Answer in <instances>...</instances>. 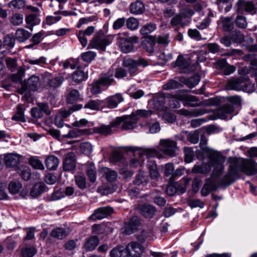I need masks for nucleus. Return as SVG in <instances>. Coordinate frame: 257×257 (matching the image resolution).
Here are the masks:
<instances>
[{"label": "nucleus", "mask_w": 257, "mask_h": 257, "mask_svg": "<svg viewBox=\"0 0 257 257\" xmlns=\"http://www.w3.org/2000/svg\"><path fill=\"white\" fill-rule=\"evenodd\" d=\"M240 172L247 175L257 173V164L252 160L231 158L228 172L221 180V184L229 186L239 178Z\"/></svg>", "instance_id": "1"}, {"label": "nucleus", "mask_w": 257, "mask_h": 257, "mask_svg": "<svg viewBox=\"0 0 257 257\" xmlns=\"http://www.w3.org/2000/svg\"><path fill=\"white\" fill-rule=\"evenodd\" d=\"M225 162V158L218 153H212L210 156V163L215 168L210 178L207 179L205 183L211 191H215L218 188L217 178L222 174L223 171V164Z\"/></svg>", "instance_id": "2"}, {"label": "nucleus", "mask_w": 257, "mask_h": 257, "mask_svg": "<svg viewBox=\"0 0 257 257\" xmlns=\"http://www.w3.org/2000/svg\"><path fill=\"white\" fill-rule=\"evenodd\" d=\"M103 35L104 34L101 31L95 34L90 42L89 45L91 48L100 50L102 51H105L106 46L111 44L112 42L113 37L112 36H107L104 37Z\"/></svg>", "instance_id": "3"}, {"label": "nucleus", "mask_w": 257, "mask_h": 257, "mask_svg": "<svg viewBox=\"0 0 257 257\" xmlns=\"http://www.w3.org/2000/svg\"><path fill=\"white\" fill-rule=\"evenodd\" d=\"M122 65L124 67L127 68L128 72L131 75H133L138 71V66L146 67L149 65V62L143 58H140L138 60L124 58Z\"/></svg>", "instance_id": "4"}, {"label": "nucleus", "mask_w": 257, "mask_h": 257, "mask_svg": "<svg viewBox=\"0 0 257 257\" xmlns=\"http://www.w3.org/2000/svg\"><path fill=\"white\" fill-rule=\"evenodd\" d=\"M159 145L162 147V151L164 154L171 157L175 156L176 152L178 150L175 141L170 139H162Z\"/></svg>", "instance_id": "5"}, {"label": "nucleus", "mask_w": 257, "mask_h": 257, "mask_svg": "<svg viewBox=\"0 0 257 257\" xmlns=\"http://www.w3.org/2000/svg\"><path fill=\"white\" fill-rule=\"evenodd\" d=\"M140 225V218L137 216H133L125 222V225L122 228V232L125 235H130L137 230Z\"/></svg>", "instance_id": "6"}, {"label": "nucleus", "mask_w": 257, "mask_h": 257, "mask_svg": "<svg viewBox=\"0 0 257 257\" xmlns=\"http://www.w3.org/2000/svg\"><path fill=\"white\" fill-rule=\"evenodd\" d=\"M128 257H141L144 251V246L136 241H132L126 246Z\"/></svg>", "instance_id": "7"}, {"label": "nucleus", "mask_w": 257, "mask_h": 257, "mask_svg": "<svg viewBox=\"0 0 257 257\" xmlns=\"http://www.w3.org/2000/svg\"><path fill=\"white\" fill-rule=\"evenodd\" d=\"M117 43L120 50L124 53H130L134 49V44L126 37H118Z\"/></svg>", "instance_id": "8"}, {"label": "nucleus", "mask_w": 257, "mask_h": 257, "mask_svg": "<svg viewBox=\"0 0 257 257\" xmlns=\"http://www.w3.org/2000/svg\"><path fill=\"white\" fill-rule=\"evenodd\" d=\"M113 212V209L109 206L101 207L96 210L92 214L90 218L95 220L97 219H101L111 214Z\"/></svg>", "instance_id": "9"}, {"label": "nucleus", "mask_w": 257, "mask_h": 257, "mask_svg": "<svg viewBox=\"0 0 257 257\" xmlns=\"http://www.w3.org/2000/svg\"><path fill=\"white\" fill-rule=\"evenodd\" d=\"M244 76H240L238 78H232L229 80L225 87L227 90H241L244 83Z\"/></svg>", "instance_id": "10"}, {"label": "nucleus", "mask_w": 257, "mask_h": 257, "mask_svg": "<svg viewBox=\"0 0 257 257\" xmlns=\"http://www.w3.org/2000/svg\"><path fill=\"white\" fill-rule=\"evenodd\" d=\"M234 110V108L232 104H226L217 109L214 114L217 118L225 119L227 115L232 113Z\"/></svg>", "instance_id": "11"}, {"label": "nucleus", "mask_w": 257, "mask_h": 257, "mask_svg": "<svg viewBox=\"0 0 257 257\" xmlns=\"http://www.w3.org/2000/svg\"><path fill=\"white\" fill-rule=\"evenodd\" d=\"M124 116L126 117L123 120L121 128L122 130H129L135 128L139 118L135 117V114L133 113L130 115H124Z\"/></svg>", "instance_id": "12"}, {"label": "nucleus", "mask_w": 257, "mask_h": 257, "mask_svg": "<svg viewBox=\"0 0 257 257\" xmlns=\"http://www.w3.org/2000/svg\"><path fill=\"white\" fill-rule=\"evenodd\" d=\"M80 66H78L77 70L68 76L76 84H80L87 78V75L81 70Z\"/></svg>", "instance_id": "13"}, {"label": "nucleus", "mask_w": 257, "mask_h": 257, "mask_svg": "<svg viewBox=\"0 0 257 257\" xmlns=\"http://www.w3.org/2000/svg\"><path fill=\"white\" fill-rule=\"evenodd\" d=\"M106 104L109 108H114L117 107L118 103L123 101V98L121 93H116L107 97L105 99Z\"/></svg>", "instance_id": "14"}, {"label": "nucleus", "mask_w": 257, "mask_h": 257, "mask_svg": "<svg viewBox=\"0 0 257 257\" xmlns=\"http://www.w3.org/2000/svg\"><path fill=\"white\" fill-rule=\"evenodd\" d=\"M236 5L238 12L244 10L248 13H251L252 14L255 13V7L252 2H246L244 0H238Z\"/></svg>", "instance_id": "15"}, {"label": "nucleus", "mask_w": 257, "mask_h": 257, "mask_svg": "<svg viewBox=\"0 0 257 257\" xmlns=\"http://www.w3.org/2000/svg\"><path fill=\"white\" fill-rule=\"evenodd\" d=\"M156 42V37L147 36L143 40L142 45L147 52L152 53L154 51V46Z\"/></svg>", "instance_id": "16"}, {"label": "nucleus", "mask_w": 257, "mask_h": 257, "mask_svg": "<svg viewBox=\"0 0 257 257\" xmlns=\"http://www.w3.org/2000/svg\"><path fill=\"white\" fill-rule=\"evenodd\" d=\"M4 161L7 167H15L20 163V156L16 154H9L5 156Z\"/></svg>", "instance_id": "17"}, {"label": "nucleus", "mask_w": 257, "mask_h": 257, "mask_svg": "<svg viewBox=\"0 0 257 257\" xmlns=\"http://www.w3.org/2000/svg\"><path fill=\"white\" fill-rule=\"evenodd\" d=\"M140 213L146 218H152L156 212V208L150 204H145L140 206Z\"/></svg>", "instance_id": "18"}, {"label": "nucleus", "mask_w": 257, "mask_h": 257, "mask_svg": "<svg viewBox=\"0 0 257 257\" xmlns=\"http://www.w3.org/2000/svg\"><path fill=\"white\" fill-rule=\"evenodd\" d=\"M178 111L180 114L187 117H197L207 112L205 109L202 108H196L191 110L186 109H181Z\"/></svg>", "instance_id": "19"}, {"label": "nucleus", "mask_w": 257, "mask_h": 257, "mask_svg": "<svg viewBox=\"0 0 257 257\" xmlns=\"http://www.w3.org/2000/svg\"><path fill=\"white\" fill-rule=\"evenodd\" d=\"M86 173L90 182L93 183L96 179L97 172L94 164L92 162H88L86 165Z\"/></svg>", "instance_id": "20"}, {"label": "nucleus", "mask_w": 257, "mask_h": 257, "mask_svg": "<svg viewBox=\"0 0 257 257\" xmlns=\"http://www.w3.org/2000/svg\"><path fill=\"white\" fill-rule=\"evenodd\" d=\"M29 90L36 91L40 86V82L39 77L36 75H33L30 77L27 82H24Z\"/></svg>", "instance_id": "21"}, {"label": "nucleus", "mask_w": 257, "mask_h": 257, "mask_svg": "<svg viewBox=\"0 0 257 257\" xmlns=\"http://www.w3.org/2000/svg\"><path fill=\"white\" fill-rule=\"evenodd\" d=\"M101 85L108 86L114 81L113 71L109 70L107 73L102 74L97 80Z\"/></svg>", "instance_id": "22"}, {"label": "nucleus", "mask_w": 257, "mask_h": 257, "mask_svg": "<svg viewBox=\"0 0 257 257\" xmlns=\"http://www.w3.org/2000/svg\"><path fill=\"white\" fill-rule=\"evenodd\" d=\"M46 187V185L43 182L36 183L31 188L30 194L33 197H38L45 191Z\"/></svg>", "instance_id": "23"}, {"label": "nucleus", "mask_w": 257, "mask_h": 257, "mask_svg": "<svg viewBox=\"0 0 257 257\" xmlns=\"http://www.w3.org/2000/svg\"><path fill=\"white\" fill-rule=\"evenodd\" d=\"M75 166V155L74 153L70 152L65 156V171L73 170Z\"/></svg>", "instance_id": "24"}, {"label": "nucleus", "mask_w": 257, "mask_h": 257, "mask_svg": "<svg viewBox=\"0 0 257 257\" xmlns=\"http://www.w3.org/2000/svg\"><path fill=\"white\" fill-rule=\"evenodd\" d=\"M200 79L199 75H196L189 78L181 77L180 81L183 83L189 88H193L197 85L200 81Z\"/></svg>", "instance_id": "25"}, {"label": "nucleus", "mask_w": 257, "mask_h": 257, "mask_svg": "<svg viewBox=\"0 0 257 257\" xmlns=\"http://www.w3.org/2000/svg\"><path fill=\"white\" fill-rule=\"evenodd\" d=\"M111 257H128L126 247L119 245L113 248L110 252Z\"/></svg>", "instance_id": "26"}, {"label": "nucleus", "mask_w": 257, "mask_h": 257, "mask_svg": "<svg viewBox=\"0 0 257 257\" xmlns=\"http://www.w3.org/2000/svg\"><path fill=\"white\" fill-rule=\"evenodd\" d=\"M59 160L53 155L47 157L45 160V165L47 168L50 170H55L59 164Z\"/></svg>", "instance_id": "27"}, {"label": "nucleus", "mask_w": 257, "mask_h": 257, "mask_svg": "<svg viewBox=\"0 0 257 257\" xmlns=\"http://www.w3.org/2000/svg\"><path fill=\"white\" fill-rule=\"evenodd\" d=\"M31 34L24 29L19 28L15 33V38L20 42H24L31 36Z\"/></svg>", "instance_id": "28"}, {"label": "nucleus", "mask_w": 257, "mask_h": 257, "mask_svg": "<svg viewBox=\"0 0 257 257\" xmlns=\"http://www.w3.org/2000/svg\"><path fill=\"white\" fill-rule=\"evenodd\" d=\"M179 8L180 9V14L184 18H190L193 14V11L188 6H186L185 4L179 3Z\"/></svg>", "instance_id": "29"}, {"label": "nucleus", "mask_w": 257, "mask_h": 257, "mask_svg": "<svg viewBox=\"0 0 257 257\" xmlns=\"http://www.w3.org/2000/svg\"><path fill=\"white\" fill-rule=\"evenodd\" d=\"M144 5L143 3L140 1L132 3L130 7L131 12L135 14H142L144 11Z\"/></svg>", "instance_id": "30"}, {"label": "nucleus", "mask_w": 257, "mask_h": 257, "mask_svg": "<svg viewBox=\"0 0 257 257\" xmlns=\"http://www.w3.org/2000/svg\"><path fill=\"white\" fill-rule=\"evenodd\" d=\"M98 242V238L96 236H92L85 242L84 247L87 250H92L95 248Z\"/></svg>", "instance_id": "31"}, {"label": "nucleus", "mask_w": 257, "mask_h": 257, "mask_svg": "<svg viewBox=\"0 0 257 257\" xmlns=\"http://www.w3.org/2000/svg\"><path fill=\"white\" fill-rule=\"evenodd\" d=\"M26 22L28 25L27 27L32 30L33 27L39 23L40 20L36 15L30 14L26 17Z\"/></svg>", "instance_id": "32"}, {"label": "nucleus", "mask_w": 257, "mask_h": 257, "mask_svg": "<svg viewBox=\"0 0 257 257\" xmlns=\"http://www.w3.org/2000/svg\"><path fill=\"white\" fill-rule=\"evenodd\" d=\"M148 169L151 178L152 179L157 180L159 178L160 175L158 170L156 164L154 162L151 163V164H149L148 166Z\"/></svg>", "instance_id": "33"}, {"label": "nucleus", "mask_w": 257, "mask_h": 257, "mask_svg": "<svg viewBox=\"0 0 257 257\" xmlns=\"http://www.w3.org/2000/svg\"><path fill=\"white\" fill-rule=\"evenodd\" d=\"M94 132L104 136L112 134L111 127L110 124L108 125H102L100 127H95L94 128Z\"/></svg>", "instance_id": "34"}, {"label": "nucleus", "mask_w": 257, "mask_h": 257, "mask_svg": "<svg viewBox=\"0 0 257 257\" xmlns=\"http://www.w3.org/2000/svg\"><path fill=\"white\" fill-rule=\"evenodd\" d=\"M244 83H243L242 89L241 90L247 93H251L255 90L254 83H251L248 80L247 76H244Z\"/></svg>", "instance_id": "35"}, {"label": "nucleus", "mask_w": 257, "mask_h": 257, "mask_svg": "<svg viewBox=\"0 0 257 257\" xmlns=\"http://www.w3.org/2000/svg\"><path fill=\"white\" fill-rule=\"evenodd\" d=\"M102 170L108 181L113 182L117 178V174L115 171L111 170L107 168H103Z\"/></svg>", "instance_id": "36"}, {"label": "nucleus", "mask_w": 257, "mask_h": 257, "mask_svg": "<svg viewBox=\"0 0 257 257\" xmlns=\"http://www.w3.org/2000/svg\"><path fill=\"white\" fill-rule=\"evenodd\" d=\"M211 171L210 166L207 165H195L192 170V172L194 173H201L206 174Z\"/></svg>", "instance_id": "37"}, {"label": "nucleus", "mask_w": 257, "mask_h": 257, "mask_svg": "<svg viewBox=\"0 0 257 257\" xmlns=\"http://www.w3.org/2000/svg\"><path fill=\"white\" fill-rule=\"evenodd\" d=\"M185 105L190 107H196L200 105V102L197 97L188 95Z\"/></svg>", "instance_id": "38"}, {"label": "nucleus", "mask_w": 257, "mask_h": 257, "mask_svg": "<svg viewBox=\"0 0 257 257\" xmlns=\"http://www.w3.org/2000/svg\"><path fill=\"white\" fill-rule=\"evenodd\" d=\"M23 16L19 13L14 14L10 18V23L15 26L21 25L23 23Z\"/></svg>", "instance_id": "39"}, {"label": "nucleus", "mask_w": 257, "mask_h": 257, "mask_svg": "<svg viewBox=\"0 0 257 257\" xmlns=\"http://www.w3.org/2000/svg\"><path fill=\"white\" fill-rule=\"evenodd\" d=\"M222 28L224 31L229 32L233 29L232 19L229 17L225 18L222 21Z\"/></svg>", "instance_id": "40"}, {"label": "nucleus", "mask_w": 257, "mask_h": 257, "mask_svg": "<svg viewBox=\"0 0 257 257\" xmlns=\"http://www.w3.org/2000/svg\"><path fill=\"white\" fill-rule=\"evenodd\" d=\"M22 187V184L18 181H12L9 185V190L10 193L16 194L19 192Z\"/></svg>", "instance_id": "41"}, {"label": "nucleus", "mask_w": 257, "mask_h": 257, "mask_svg": "<svg viewBox=\"0 0 257 257\" xmlns=\"http://www.w3.org/2000/svg\"><path fill=\"white\" fill-rule=\"evenodd\" d=\"M206 144H207L206 137H205V136L204 135H202L200 137V142L199 144L200 147L201 149L203 152L209 154V157L210 158V155L212 153H217V152L210 150L207 147Z\"/></svg>", "instance_id": "42"}, {"label": "nucleus", "mask_w": 257, "mask_h": 257, "mask_svg": "<svg viewBox=\"0 0 257 257\" xmlns=\"http://www.w3.org/2000/svg\"><path fill=\"white\" fill-rule=\"evenodd\" d=\"M156 28V25L150 23L144 25L140 30V33L144 36H148L150 33L153 32Z\"/></svg>", "instance_id": "43"}, {"label": "nucleus", "mask_w": 257, "mask_h": 257, "mask_svg": "<svg viewBox=\"0 0 257 257\" xmlns=\"http://www.w3.org/2000/svg\"><path fill=\"white\" fill-rule=\"evenodd\" d=\"M54 122L58 127H62L64 125V111L59 112L55 116Z\"/></svg>", "instance_id": "44"}, {"label": "nucleus", "mask_w": 257, "mask_h": 257, "mask_svg": "<svg viewBox=\"0 0 257 257\" xmlns=\"http://www.w3.org/2000/svg\"><path fill=\"white\" fill-rule=\"evenodd\" d=\"M24 69L20 68L17 73L11 75V79L14 82H20L22 81V78L24 75Z\"/></svg>", "instance_id": "45"}, {"label": "nucleus", "mask_w": 257, "mask_h": 257, "mask_svg": "<svg viewBox=\"0 0 257 257\" xmlns=\"http://www.w3.org/2000/svg\"><path fill=\"white\" fill-rule=\"evenodd\" d=\"M44 33L43 31H41L37 34H34L31 40L33 43L29 45L26 46L25 48H31L34 46L39 44L40 42V38L44 35Z\"/></svg>", "instance_id": "46"}, {"label": "nucleus", "mask_w": 257, "mask_h": 257, "mask_svg": "<svg viewBox=\"0 0 257 257\" xmlns=\"http://www.w3.org/2000/svg\"><path fill=\"white\" fill-rule=\"evenodd\" d=\"M148 178L146 175V173L143 171H140L136 177L134 183L137 185H140L144 183H147Z\"/></svg>", "instance_id": "47"}, {"label": "nucleus", "mask_w": 257, "mask_h": 257, "mask_svg": "<svg viewBox=\"0 0 257 257\" xmlns=\"http://www.w3.org/2000/svg\"><path fill=\"white\" fill-rule=\"evenodd\" d=\"M80 94L79 91L76 89H72L68 93L67 97V101L69 103H72L79 98Z\"/></svg>", "instance_id": "48"}, {"label": "nucleus", "mask_w": 257, "mask_h": 257, "mask_svg": "<svg viewBox=\"0 0 257 257\" xmlns=\"http://www.w3.org/2000/svg\"><path fill=\"white\" fill-rule=\"evenodd\" d=\"M12 119L16 121L25 122L26 120L24 116V110L20 105L17 106V113L13 116Z\"/></svg>", "instance_id": "49"}, {"label": "nucleus", "mask_w": 257, "mask_h": 257, "mask_svg": "<svg viewBox=\"0 0 257 257\" xmlns=\"http://www.w3.org/2000/svg\"><path fill=\"white\" fill-rule=\"evenodd\" d=\"M220 66L224 68L223 73L225 75H228L235 70V67L233 65H227L225 61L222 60L219 62Z\"/></svg>", "instance_id": "50"}, {"label": "nucleus", "mask_w": 257, "mask_h": 257, "mask_svg": "<svg viewBox=\"0 0 257 257\" xmlns=\"http://www.w3.org/2000/svg\"><path fill=\"white\" fill-rule=\"evenodd\" d=\"M75 180L78 187L84 189L86 187V178L84 175H78L75 176Z\"/></svg>", "instance_id": "51"}, {"label": "nucleus", "mask_w": 257, "mask_h": 257, "mask_svg": "<svg viewBox=\"0 0 257 257\" xmlns=\"http://www.w3.org/2000/svg\"><path fill=\"white\" fill-rule=\"evenodd\" d=\"M16 39V38H14L12 35H7L4 38V45L12 49L15 46Z\"/></svg>", "instance_id": "52"}, {"label": "nucleus", "mask_w": 257, "mask_h": 257, "mask_svg": "<svg viewBox=\"0 0 257 257\" xmlns=\"http://www.w3.org/2000/svg\"><path fill=\"white\" fill-rule=\"evenodd\" d=\"M182 86V85L178 81L171 80L163 86V89L165 90L174 89L178 88Z\"/></svg>", "instance_id": "53"}, {"label": "nucleus", "mask_w": 257, "mask_h": 257, "mask_svg": "<svg viewBox=\"0 0 257 257\" xmlns=\"http://www.w3.org/2000/svg\"><path fill=\"white\" fill-rule=\"evenodd\" d=\"M101 84L97 80L90 85V90L92 94H97L101 92Z\"/></svg>", "instance_id": "54"}, {"label": "nucleus", "mask_w": 257, "mask_h": 257, "mask_svg": "<svg viewBox=\"0 0 257 257\" xmlns=\"http://www.w3.org/2000/svg\"><path fill=\"white\" fill-rule=\"evenodd\" d=\"M236 26L241 29H244L247 26L246 18L242 16H237L235 19Z\"/></svg>", "instance_id": "55"}, {"label": "nucleus", "mask_w": 257, "mask_h": 257, "mask_svg": "<svg viewBox=\"0 0 257 257\" xmlns=\"http://www.w3.org/2000/svg\"><path fill=\"white\" fill-rule=\"evenodd\" d=\"M135 114V117H147L150 116L152 114V111L150 110L140 109L135 112H133Z\"/></svg>", "instance_id": "56"}, {"label": "nucleus", "mask_w": 257, "mask_h": 257, "mask_svg": "<svg viewBox=\"0 0 257 257\" xmlns=\"http://www.w3.org/2000/svg\"><path fill=\"white\" fill-rule=\"evenodd\" d=\"M96 57V53L92 51H87L81 54L82 60L86 62H90Z\"/></svg>", "instance_id": "57"}, {"label": "nucleus", "mask_w": 257, "mask_h": 257, "mask_svg": "<svg viewBox=\"0 0 257 257\" xmlns=\"http://www.w3.org/2000/svg\"><path fill=\"white\" fill-rule=\"evenodd\" d=\"M29 163L33 168L35 169L40 170L44 169V167L42 163L38 159L31 157L29 159Z\"/></svg>", "instance_id": "58"}, {"label": "nucleus", "mask_w": 257, "mask_h": 257, "mask_svg": "<svg viewBox=\"0 0 257 257\" xmlns=\"http://www.w3.org/2000/svg\"><path fill=\"white\" fill-rule=\"evenodd\" d=\"M25 6V3L24 0H13L9 3L10 8L13 7L17 9H21Z\"/></svg>", "instance_id": "59"}, {"label": "nucleus", "mask_w": 257, "mask_h": 257, "mask_svg": "<svg viewBox=\"0 0 257 257\" xmlns=\"http://www.w3.org/2000/svg\"><path fill=\"white\" fill-rule=\"evenodd\" d=\"M244 37L240 31H235L231 34V39L237 43H241L244 40Z\"/></svg>", "instance_id": "60"}, {"label": "nucleus", "mask_w": 257, "mask_h": 257, "mask_svg": "<svg viewBox=\"0 0 257 257\" xmlns=\"http://www.w3.org/2000/svg\"><path fill=\"white\" fill-rule=\"evenodd\" d=\"M64 233V229L61 227H58L53 229L50 234L52 237L61 239L63 237Z\"/></svg>", "instance_id": "61"}, {"label": "nucleus", "mask_w": 257, "mask_h": 257, "mask_svg": "<svg viewBox=\"0 0 257 257\" xmlns=\"http://www.w3.org/2000/svg\"><path fill=\"white\" fill-rule=\"evenodd\" d=\"M246 57L250 62V69L257 71V57L254 55H248Z\"/></svg>", "instance_id": "62"}, {"label": "nucleus", "mask_w": 257, "mask_h": 257, "mask_svg": "<svg viewBox=\"0 0 257 257\" xmlns=\"http://www.w3.org/2000/svg\"><path fill=\"white\" fill-rule=\"evenodd\" d=\"M36 253V250L33 247H26L22 251L23 257H33Z\"/></svg>", "instance_id": "63"}, {"label": "nucleus", "mask_w": 257, "mask_h": 257, "mask_svg": "<svg viewBox=\"0 0 257 257\" xmlns=\"http://www.w3.org/2000/svg\"><path fill=\"white\" fill-rule=\"evenodd\" d=\"M80 149L82 153L88 155L92 151V146L89 143L85 142L80 145Z\"/></svg>", "instance_id": "64"}]
</instances>
